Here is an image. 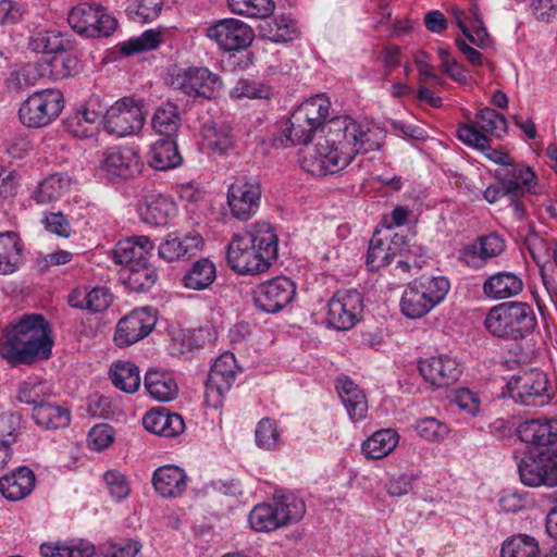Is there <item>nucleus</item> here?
I'll use <instances>...</instances> for the list:
<instances>
[{"instance_id": "6ab92c4d", "label": "nucleus", "mask_w": 557, "mask_h": 557, "mask_svg": "<svg viewBox=\"0 0 557 557\" xmlns=\"http://www.w3.org/2000/svg\"><path fill=\"white\" fill-rule=\"evenodd\" d=\"M153 243L146 236L129 237L120 240L112 250V260L123 265L125 271L144 264L151 257Z\"/></svg>"}, {"instance_id": "58836bf2", "label": "nucleus", "mask_w": 557, "mask_h": 557, "mask_svg": "<svg viewBox=\"0 0 557 557\" xmlns=\"http://www.w3.org/2000/svg\"><path fill=\"white\" fill-rule=\"evenodd\" d=\"M113 385L122 392L132 394L140 386L139 369L131 361H116L110 368Z\"/></svg>"}, {"instance_id": "864d4df0", "label": "nucleus", "mask_w": 557, "mask_h": 557, "mask_svg": "<svg viewBox=\"0 0 557 557\" xmlns=\"http://www.w3.org/2000/svg\"><path fill=\"white\" fill-rule=\"evenodd\" d=\"M474 126L482 134L490 133L498 138L507 133V120L492 108L479 111Z\"/></svg>"}, {"instance_id": "2f4dec72", "label": "nucleus", "mask_w": 557, "mask_h": 557, "mask_svg": "<svg viewBox=\"0 0 557 557\" xmlns=\"http://www.w3.org/2000/svg\"><path fill=\"white\" fill-rule=\"evenodd\" d=\"M145 388L151 398L160 403H170L178 395V385L166 371L149 370L145 375Z\"/></svg>"}, {"instance_id": "f257e3e1", "label": "nucleus", "mask_w": 557, "mask_h": 557, "mask_svg": "<svg viewBox=\"0 0 557 557\" xmlns=\"http://www.w3.org/2000/svg\"><path fill=\"white\" fill-rule=\"evenodd\" d=\"M330 100L317 95L304 101L292 114L286 138L293 145H308L321 129L312 152L305 157L302 166L314 176L334 174L345 169L358 153L381 147L379 134L362 126L350 116H337L325 122Z\"/></svg>"}, {"instance_id": "6e6d98bb", "label": "nucleus", "mask_w": 557, "mask_h": 557, "mask_svg": "<svg viewBox=\"0 0 557 557\" xmlns=\"http://www.w3.org/2000/svg\"><path fill=\"white\" fill-rule=\"evenodd\" d=\"M255 436L258 447L265 450L275 448L280 440L276 422L270 418L261 419L257 424Z\"/></svg>"}, {"instance_id": "bb28decb", "label": "nucleus", "mask_w": 557, "mask_h": 557, "mask_svg": "<svg viewBox=\"0 0 557 557\" xmlns=\"http://www.w3.org/2000/svg\"><path fill=\"white\" fill-rule=\"evenodd\" d=\"M143 425L148 432L164 437H175L185 430L182 416L164 408L148 411L143 418Z\"/></svg>"}, {"instance_id": "7ed1b4c3", "label": "nucleus", "mask_w": 557, "mask_h": 557, "mask_svg": "<svg viewBox=\"0 0 557 557\" xmlns=\"http://www.w3.org/2000/svg\"><path fill=\"white\" fill-rule=\"evenodd\" d=\"M52 346L48 321L40 314H26L5 327L0 356L12 364H30L50 358Z\"/></svg>"}, {"instance_id": "cd10ccee", "label": "nucleus", "mask_w": 557, "mask_h": 557, "mask_svg": "<svg viewBox=\"0 0 557 557\" xmlns=\"http://www.w3.org/2000/svg\"><path fill=\"white\" fill-rule=\"evenodd\" d=\"M522 290V278L509 271H502L491 275L483 284V294L487 298L496 300L515 297Z\"/></svg>"}, {"instance_id": "774afa93", "label": "nucleus", "mask_w": 557, "mask_h": 557, "mask_svg": "<svg viewBox=\"0 0 557 557\" xmlns=\"http://www.w3.org/2000/svg\"><path fill=\"white\" fill-rule=\"evenodd\" d=\"M232 94L237 98L255 99L268 97L269 91L262 84L256 81L242 78L233 88Z\"/></svg>"}, {"instance_id": "de8ad7c7", "label": "nucleus", "mask_w": 557, "mask_h": 557, "mask_svg": "<svg viewBox=\"0 0 557 557\" xmlns=\"http://www.w3.org/2000/svg\"><path fill=\"white\" fill-rule=\"evenodd\" d=\"M67 44L58 30L36 28L28 37V49L37 53H52L64 48Z\"/></svg>"}, {"instance_id": "a211bd4d", "label": "nucleus", "mask_w": 557, "mask_h": 557, "mask_svg": "<svg viewBox=\"0 0 557 557\" xmlns=\"http://www.w3.org/2000/svg\"><path fill=\"white\" fill-rule=\"evenodd\" d=\"M419 371L430 384L445 387L458 381L461 364L450 355H438L419 361Z\"/></svg>"}, {"instance_id": "f8f14e48", "label": "nucleus", "mask_w": 557, "mask_h": 557, "mask_svg": "<svg viewBox=\"0 0 557 557\" xmlns=\"http://www.w3.org/2000/svg\"><path fill=\"white\" fill-rule=\"evenodd\" d=\"M363 311L362 295L356 289L337 290L327 304V323L341 331L352 329Z\"/></svg>"}, {"instance_id": "e2e57ef3", "label": "nucleus", "mask_w": 557, "mask_h": 557, "mask_svg": "<svg viewBox=\"0 0 557 557\" xmlns=\"http://www.w3.org/2000/svg\"><path fill=\"white\" fill-rule=\"evenodd\" d=\"M419 479L416 473H399L393 475L386 482V492L391 497H403L408 495L412 490L414 482Z\"/></svg>"}, {"instance_id": "052dcab7", "label": "nucleus", "mask_w": 557, "mask_h": 557, "mask_svg": "<svg viewBox=\"0 0 557 557\" xmlns=\"http://www.w3.org/2000/svg\"><path fill=\"white\" fill-rule=\"evenodd\" d=\"M140 548L139 542L134 540L109 542L99 547L97 557H135Z\"/></svg>"}, {"instance_id": "5701e85b", "label": "nucleus", "mask_w": 557, "mask_h": 557, "mask_svg": "<svg viewBox=\"0 0 557 557\" xmlns=\"http://www.w3.org/2000/svg\"><path fill=\"white\" fill-rule=\"evenodd\" d=\"M113 295L103 286H79L69 295V305L72 308L88 310L92 313L102 312L110 307Z\"/></svg>"}, {"instance_id": "f704fd0d", "label": "nucleus", "mask_w": 557, "mask_h": 557, "mask_svg": "<svg viewBox=\"0 0 557 557\" xmlns=\"http://www.w3.org/2000/svg\"><path fill=\"white\" fill-rule=\"evenodd\" d=\"M399 434L394 429L375 431L362 443V453L369 459H382L398 445Z\"/></svg>"}, {"instance_id": "7c9ffc66", "label": "nucleus", "mask_w": 557, "mask_h": 557, "mask_svg": "<svg viewBox=\"0 0 557 557\" xmlns=\"http://www.w3.org/2000/svg\"><path fill=\"white\" fill-rule=\"evenodd\" d=\"M32 418L40 429L52 431L64 429L71 423V411L67 407L46 401L33 407Z\"/></svg>"}, {"instance_id": "9d476101", "label": "nucleus", "mask_w": 557, "mask_h": 557, "mask_svg": "<svg viewBox=\"0 0 557 557\" xmlns=\"http://www.w3.org/2000/svg\"><path fill=\"white\" fill-rule=\"evenodd\" d=\"M239 370L234 354L219 356L212 364L206 382L205 397L209 406L218 408L233 387Z\"/></svg>"}, {"instance_id": "aec40b11", "label": "nucleus", "mask_w": 557, "mask_h": 557, "mask_svg": "<svg viewBox=\"0 0 557 557\" xmlns=\"http://www.w3.org/2000/svg\"><path fill=\"white\" fill-rule=\"evenodd\" d=\"M505 249L504 239L496 233L481 236L460 251V261L471 268H481L486 260L499 256Z\"/></svg>"}, {"instance_id": "79ce46f5", "label": "nucleus", "mask_w": 557, "mask_h": 557, "mask_svg": "<svg viewBox=\"0 0 557 557\" xmlns=\"http://www.w3.org/2000/svg\"><path fill=\"white\" fill-rule=\"evenodd\" d=\"M125 284L131 292L148 293L159 280V274L149 260L139 267L126 270Z\"/></svg>"}, {"instance_id": "bf43d9fd", "label": "nucleus", "mask_w": 557, "mask_h": 557, "mask_svg": "<svg viewBox=\"0 0 557 557\" xmlns=\"http://www.w3.org/2000/svg\"><path fill=\"white\" fill-rule=\"evenodd\" d=\"M22 423L23 417L18 412L0 414V444H14L21 433Z\"/></svg>"}, {"instance_id": "1a4fd4ad", "label": "nucleus", "mask_w": 557, "mask_h": 557, "mask_svg": "<svg viewBox=\"0 0 557 557\" xmlns=\"http://www.w3.org/2000/svg\"><path fill=\"white\" fill-rule=\"evenodd\" d=\"M67 21L76 33L92 38L110 36L117 25L103 7L87 2L72 8Z\"/></svg>"}, {"instance_id": "13d9d810", "label": "nucleus", "mask_w": 557, "mask_h": 557, "mask_svg": "<svg viewBox=\"0 0 557 557\" xmlns=\"http://www.w3.org/2000/svg\"><path fill=\"white\" fill-rule=\"evenodd\" d=\"M161 35L154 30H146L139 37L132 38L121 44V52L124 55H132L146 50L154 49L159 46Z\"/></svg>"}, {"instance_id": "72a5a7b5", "label": "nucleus", "mask_w": 557, "mask_h": 557, "mask_svg": "<svg viewBox=\"0 0 557 557\" xmlns=\"http://www.w3.org/2000/svg\"><path fill=\"white\" fill-rule=\"evenodd\" d=\"M182 161L174 138L162 137L152 144L149 151V164L154 170L165 171L176 168Z\"/></svg>"}, {"instance_id": "4468645a", "label": "nucleus", "mask_w": 557, "mask_h": 557, "mask_svg": "<svg viewBox=\"0 0 557 557\" xmlns=\"http://www.w3.org/2000/svg\"><path fill=\"white\" fill-rule=\"evenodd\" d=\"M296 296V284L286 276H276L261 283L255 290L256 306L267 312L276 313L292 302Z\"/></svg>"}, {"instance_id": "20e7f679", "label": "nucleus", "mask_w": 557, "mask_h": 557, "mask_svg": "<svg viewBox=\"0 0 557 557\" xmlns=\"http://www.w3.org/2000/svg\"><path fill=\"white\" fill-rule=\"evenodd\" d=\"M483 324L491 335L516 342L527 337L535 329L537 321L529 304L508 301L491 308Z\"/></svg>"}, {"instance_id": "393cba45", "label": "nucleus", "mask_w": 557, "mask_h": 557, "mask_svg": "<svg viewBox=\"0 0 557 557\" xmlns=\"http://www.w3.org/2000/svg\"><path fill=\"white\" fill-rule=\"evenodd\" d=\"M246 236L269 270L278 258V235L275 227L269 222H257Z\"/></svg>"}, {"instance_id": "39448f33", "label": "nucleus", "mask_w": 557, "mask_h": 557, "mask_svg": "<svg viewBox=\"0 0 557 557\" xmlns=\"http://www.w3.org/2000/svg\"><path fill=\"white\" fill-rule=\"evenodd\" d=\"M450 282L445 276H421L408 284L400 298V310L409 319H420L442 304Z\"/></svg>"}, {"instance_id": "c756f323", "label": "nucleus", "mask_w": 557, "mask_h": 557, "mask_svg": "<svg viewBox=\"0 0 557 557\" xmlns=\"http://www.w3.org/2000/svg\"><path fill=\"white\" fill-rule=\"evenodd\" d=\"M260 202L261 187L257 181L239 177L228 187L227 203L230 209L259 207Z\"/></svg>"}, {"instance_id": "4be33fe9", "label": "nucleus", "mask_w": 557, "mask_h": 557, "mask_svg": "<svg viewBox=\"0 0 557 557\" xmlns=\"http://www.w3.org/2000/svg\"><path fill=\"white\" fill-rule=\"evenodd\" d=\"M187 474L178 466L165 465L157 468L152 474V485L161 497H180L187 487Z\"/></svg>"}, {"instance_id": "69168bd1", "label": "nucleus", "mask_w": 557, "mask_h": 557, "mask_svg": "<svg viewBox=\"0 0 557 557\" xmlns=\"http://www.w3.org/2000/svg\"><path fill=\"white\" fill-rule=\"evenodd\" d=\"M45 228L59 237L67 238L72 233V226L62 211H50L45 220Z\"/></svg>"}, {"instance_id": "ddd939ff", "label": "nucleus", "mask_w": 557, "mask_h": 557, "mask_svg": "<svg viewBox=\"0 0 557 557\" xmlns=\"http://www.w3.org/2000/svg\"><path fill=\"white\" fill-rule=\"evenodd\" d=\"M157 320V311L151 307L134 309L117 322L113 338L115 345L122 348L145 338L154 329Z\"/></svg>"}, {"instance_id": "5fc2aeb1", "label": "nucleus", "mask_w": 557, "mask_h": 557, "mask_svg": "<svg viewBox=\"0 0 557 557\" xmlns=\"http://www.w3.org/2000/svg\"><path fill=\"white\" fill-rule=\"evenodd\" d=\"M414 429L422 440L434 443L443 442L450 432L445 422L433 417L417 420Z\"/></svg>"}, {"instance_id": "8fccbe9b", "label": "nucleus", "mask_w": 557, "mask_h": 557, "mask_svg": "<svg viewBox=\"0 0 557 557\" xmlns=\"http://www.w3.org/2000/svg\"><path fill=\"white\" fill-rule=\"evenodd\" d=\"M152 127L161 136L174 138L180 127V115L176 104L168 102L159 107L152 116Z\"/></svg>"}, {"instance_id": "a878e982", "label": "nucleus", "mask_w": 557, "mask_h": 557, "mask_svg": "<svg viewBox=\"0 0 557 557\" xmlns=\"http://www.w3.org/2000/svg\"><path fill=\"white\" fill-rule=\"evenodd\" d=\"M35 484V473L22 466L0 478V493L5 499L17 502L30 495Z\"/></svg>"}, {"instance_id": "2eb2a0df", "label": "nucleus", "mask_w": 557, "mask_h": 557, "mask_svg": "<svg viewBox=\"0 0 557 557\" xmlns=\"http://www.w3.org/2000/svg\"><path fill=\"white\" fill-rule=\"evenodd\" d=\"M207 35L224 51H239L250 46L255 34L245 22L236 18H224L207 29Z\"/></svg>"}, {"instance_id": "dca6fc26", "label": "nucleus", "mask_w": 557, "mask_h": 557, "mask_svg": "<svg viewBox=\"0 0 557 557\" xmlns=\"http://www.w3.org/2000/svg\"><path fill=\"white\" fill-rule=\"evenodd\" d=\"M228 267L242 275H256L268 271L265 262L246 235H236L227 246Z\"/></svg>"}, {"instance_id": "a19ab883", "label": "nucleus", "mask_w": 557, "mask_h": 557, "mask_svg": "<svg viewBox=\"0 0 557 557\" xmlns=\"http://www.w3.org/2000/svg\"><path fill=\"white\" fill-rule=\"evenodd\" d=\"M67 46L69 42L64 44V48L52 52L53 55L46 64L45 71L49 70V76L54 81L67 78L77 72L78 59Z\"/></svg>"}, {"instance_id": "09e8293b", "label": "nucleus", "mask_w": 557, "mask_h": 557, "mask_svg": "<svg viewBox=\"0 0 557 557\" xmlns=\"http://www.w3.org/2000/svg\"><path fill=\"white\" fill-rule=\"evenodd\" d=\"M537 541L528 534L508 537L502 544L500 557H540Z\"/></svg>"}, {"instance_id": "b1692460", "label": "nucleus", "mask_w": 557, "mask_h": 557, "mask_svg": "<svg viewBox=\"0 0 557 557\" xmlns=\"http://www.w3.org/2000/svg\"><path fill=\"white\" fill-rule=\"evenodd\" d=\"M335 387L350 420L352 422L364 420L368 412L364 392L348 376L338 377Z\"/></svg>"}, {"instance_id": "e433bc0d", "label": "nucleus", "mask_w": 557, "mask_h": 557, "mask_svg": "<svg viewBox=\"0 0 557 557\" xmlns=\"http://www.w3.org/2000/svg\"><path fill=\"white\" fill-rule=\"evenodd\" d=\"M22 249L16 232H0V274H12L18 269Z\"/></svg>"}, {"instance_id": "9b49d317", "label": "nucleus", "mask_w": 557, "mask_h": 557, "mask_svg": "<svg viewBox=\"0 0 557 557\" xmlns=\"http://www.w3.org/2000/svg\"><path fill=\"white\" fill-rule=\"evenodd\" d=\"M145 123L141 106L131 98H122L106 110L104 128L116 137H125L140 131Z\"/></svg>"}, {"instance_id": "f03ea898", "label": "nucleus", "mask_w": 557, "mask_h": 557, "mask_svg": "<svg viewBox=\"0 0 557 557\" xmlns=\"http://www.w3.org/2000/svg\"><path fill=\"white\" fill-rule=\"evenodd\" d=\"M517 434L533 447L521 458L515 454L521 482L530 487L557 486V420H527Z\"/></svg>"}, {"instance_id": "412c9836", "label": "nucleus", "mask_w": 557, "mask_h": 557, "mask_svg": "<svg viewBox=\"0 0 557 557\" xmlns=\"http://www.w3.org/2000/svg\"><path fill=\"white\" fill-rule=\"evenodd\" d=\"M205 245L200 234H189L183 237L169 235L158 247L159 257L166 262L189 259L202 250Z\"/></svg>"}, {"instance_id": "f3484780", "label": "nucleus", "mask_w": 557, "mask_h": 557, "mask_svg": "<svg viewBox=\"0 0 557 557\" xmlns=\"http://www.w3.org/2000/svg\"><path fill=\"white\" fill-rule=\"evenodd\" d=\"M101 170L109 180H128L141 172L143 162L132 148H110L103 154Z\"/></svg>"}, {"instance_id": "680f3d73", "label": "nucleus", "mask_w": 557, "mask_h": 557, "mask_svg": "<svg viewBox=\"0 0 557 557\" xmlns=\"http://www.w3.org/2000/svg\"><path fill=\"white\" fill-rule=\"evenodd\" d=\"M506 177H510L519 183L517 197L519 195L535 194L536 178L534 172L527 166H512L504 172Z\"/></svg>"}, {"instance_id": "0eeeda50", "label": "nucleus", "mask_w": 557, "mask_h": 557, "mask_svg": "<svg viewBox=\"0 0 557 557\" xmlns=\"http://www.w3.org/2000/svg\"><path fill=\"white\" fill-rule=\"evenodd\" d=\"M507 389L516 404L527 407H543L552 400L547 374L540 369H525L513 374Z\"/></svg>"}, {"instance_id": "473e14b6", "label": "nucleus", "mask_w": 557, "mask_h": 557, "mask_svg": "<svg viewBox=\"0 0 557 557\" xmlns=\"http://www.w3.org/2000/svg\"><path fill=\"white\" fill-rule=\"evenodd\" d=\"M259 36L273 42H289L298 37V26L290 16L282 14L272 20L262 18Z\"/></svg>"}, {"instance_id": "49530a36", "label": "nucleus", "mask_w": 557, "mask_h": 557, "mask_svg": "<svg viewBox=\"0 0 557 557\" xmlns=\"http://www.w3.org/2000/svg\"><path fill=\"white\" fill-rule=\"evenodd\" d=\"M51 395V385L38 377H28L20 383L16 399L34 407L46 403V398Z\"/></svg>"}, {"instance_id": "423d86ee", "label": "nucleus", "mask_w": 557, "mask_h": 557, "mask_svg": "<svg viewBox=\"0 0 557 557\" xmlns=\"http://www.w3.org/2000/svg\"><path fill=\"white\" fill-rule=\"evenodd\" d=\"M168 84L185 96L203 99L215 98L223 87L221 77L202 66L173 69Z\"/></svg>"}, {"instance_id": "338daca9", "label": "nucleus", "mask_w": 557, "mask_h": 557, "mask_svg": "<svg viewBox=\"0 0 557 557\" xmlns=\"http://www.w3.org/2000/svg\"><path fill=\"white\" fill-rule=\"evenodd\" d=\"M103 479L113 498L122 500L129 495L128 482L120 471L109 470L104 473Z\"/></svg>"}, {"instance_id": "c85d7f7f", "label": "nucleus", "mask_w": 557, "mask_h": 557, "mask_svg": "<svg viewBox=\"0 0 557 557\" xmlns=\"http://www.w3.org/2000/svg\"><path fill=\"white\" fill-rule=\"evenodd\" d=\"M457 136L466 145L482 151L494 163L511 165L510 157L504 151L492 148L487 136L479 132L474 124L460 125L457 129Z\"/></svg>"}, {"instance_id": "6e6552de", "label": "nucleus", "mask_w": 557, "mask_h": 557, "mask_svg": "<svg viewBox=\"0 0 557 557\" xmlns=\"http://www.w3.org/2000/svg\"><path fill=\"white\" fill-rule=\"evenodd\" d=\"M63 109V95L58 89L33 92L20 107L18 119L29 128H40L54 121Z\"/></svg>"}, {"instance_id": "ea45409f", "label": "nucleus", "mask_w": 557, "mask_h": 557, "mask_svg": "<svg viewBox=\"0 0 557 557\" xmlns=\"http://www.w3.org/2000/svg\"><path fill=\"white\" fill-rule=\"evenodd\" d=\"M70 186V180L65 174L54 173L44 178L32 198L37 205H48L59 199Z\"/></svg>"}, {"instance_id": "3c124183", "label": "nucleus", "mask_w": 557, "mask_h": 557, "mask_svg": "<svg viewBox=\"0 0 557 557\" xmlns=\"http://www.w3.org/2000/svg\"><path fill=\"white\" fill-rule=\"evenodd\" d=\"M227 4L233 13L251 18H268L275 9L273 0H227Z\"/></svg>"}, {"instance_id": "c9c22d12", "label": "nucleus", "mask_w": 557, "mask_h": 557, "mask_svg": "<svg viewBox=\"0 0 557 557\" xmlns=\"http://www.w3.org/2000/svg\"><path fill=\"white\" fill-rule=\"evenodd\" d=\"M216 278L215 264L209 258L195 261L182 278L184 287L193 290H205Z\"/></svg>"}, {"instance_id": "0e129e2a", "label": "nucleus", "mask_w": 557, "mask_h": 557, "mask_svg": "<svg viewBox=\"0 0 557 557\" xmlns=\"http://www.w3.org/2000/svg\"><path fill=\"white\" fill-rule=\"evenodd\" d=\"M114 441L113 429L109 424H97L88 432V446L101 451L108 448Z\"/></svg>"}, {"instance_id": "4d7b16f0", "label": "nucleus", "mask_w": 557, "mask_h": 557, "mask_svg": "<svg viewBox=\"0 0 557 557\" xmlns=\"http://www.w3.org/2000/svg\"><path fill=\"white\" fill-rule=\"evenodd\" d=\"M498 183L488 186L484 191V198L490 203H495L499 198L509 196L511 200L517 198V189L519 183L510 177H506L504 173L497 172Z\"/></svg>"}, {"instance_id": "37998d69", "label": "nucleus", "mask_w": 557, "mask_h": 557, "mask_svg": "<svg viewBox=\"0 0 557 557\" xmlns=\"http://www.w3.org/2000/svg\"><path fill=\"white\" fill-rule=\"evenodd\" d=\"M381 230L375 228L366 255V264L370 271H379L380 269L391 264L396 252L391 245H386L380 237Z\"/></svg>"}, {"instance_id": "603ef678", "label": "nucleus", "mask_w": 557, "mask_h": 557, "mask_svg": "<svg viewBox=\"0 0 557 557\" xmlns=\"http://www.w3.org/2000/svg\"><path fill=\"white\" fill-rule=\"evenodd\" d=\"M99 113L91 109H79L69 121V131L79 138L91 137L98 129Z\"/></svg>"}, {"instance_id": "c03bdc74", "label": "nucleus", "mask_w": 557, "mask_h": 557, "mask_svg": "<svg viewBox=\"0 0 557 557\" xmlns=\"http://www.w3.org/2000/svg\"><path fill=\"white\" fill-rule=\"evenodd\" d=\"M202 138L209 149L222 153L233 145L231 126L224 122H207L201 128Z\"/></svg>"}, {"instance_id": "a18cd8bd", "label": "nucleus", "mask_w": 557, "mask_h": 557, "mask_svg": "<svg viewBox=\"0 0 557 557\" xmlns=\"http://www.w3.org/2000/svg\"><path fill=\"white\" fill-rule=\"evenodd\" d=\"M249 523L257 532H271L282 528L274 499L272 503L256 505L249 513Z\"/></svg>"}, {"instance_id": "4c0bfd02", "label": "nucleus", "mask_w": 557, "mask_h": 557, "mask_svg": "<svg viewBox=\"0 0 557 557\" xmlns=\"http://www.w3.org/2000/svg\"><path fill=\"white\" fill-rule=\"evenodd\" d=\"M273 498L283 527L298 522L306 513L304 499L292 492L275 493Z\"/></svg>"}]
</instances>
